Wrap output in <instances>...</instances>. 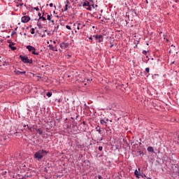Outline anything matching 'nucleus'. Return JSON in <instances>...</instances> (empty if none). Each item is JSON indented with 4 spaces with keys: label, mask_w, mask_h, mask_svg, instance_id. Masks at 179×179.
<instances>
[{
    "label": "nucleus",
    "mask_w": 179,
    "mask_h": 179,
    "mask_svg": "<svg viewBox=\"0 0 179 179\" xmlns=\"http://www.w3.org/2000/svg\"><path fill=\"white\" fill-rule=\"evenodd\" d=\"M47 153H48V151L40 150L34 154V158L37 159V160H41Z\"/></svg>",
    "instance_id": "obj_1"
},
{
    "label": "nucleus",
    "mask_w": 179,
    "mask_h": 179,
    "mask_svg": "<svg viewBox=\"0 0 179 179\" xmlns=\"http://www.w3.org/2000/svg\"><path fill=\"white\" fill-rule=\"evenodd\" d=\"M20 59L24 62V64H33L32 59H29V57L27 56L20 55Z\"/></svg>",
    "instance_id": "obj_2"
},
{
    "label": "nucleus",
    "mask_w": 179,
    "mask_h": 179,
    "mask_svg": "<svg viewBox=\"0 0 179 179\" xmlns=\"http://www.w3.org/2000/svg\"><path fill=\"white\" fill-rule=\"evenodd\" d=\"M21 22L22 23H27L29 22H30V17L27 16V15H24V16L22 17Z\"/></svg>",
    "instance_id": "obj_3"
},
{
    "label": "nucleus",
    "mask_w": 179,
    "mask_h": 179,
    "mask_svg": "<svg viewBox=\"0 0 179 179\" xmlns=\"http://www.w3.org/2000/svg\"><path fill=\"white\" fill-rule=\"evenodd\" d=\"M93 138L94 139V141H99L100 142H101V141H103V138H100V136L99 135V134H95L93 136Z\"/></svg>",
    "instance_id": "obj_4"
},
{
    "label": "nucleus",
    "mask_w": 179,
    "mask_h": 179,
    "mask_svg": "<svg viewBox=\"0 0 179 179\" xmlns=\"http://www.w3.org/2000/svg\"><path fill=\"white\" fill-rule=\"evenodd\" d=\"M27 50H28V51L29 52H31L32 51H36V48L31 46V45H27Z\"/></svg>",
    "instance_id": "obj_5"
},
{
    "label": "nucleus",
    "mask_w": 179,
    "mask_h": 179,
    "mask_svg": "<svg viewBox=\"0 0 179 179\" xmlns=\"http://www.w3.org/2000/svg\"><path fill=\"white\" fill-rule=\"evenodd\" d=\"M14 72L15 75H24L26 73V71H20L19 70H15Z\"/></svg>",
    "instance_id": "obj_6"
},
{
    "label": "nucleus",
    "mask_w": 179,
    "mask_h": 179,
    "mask_svg": "<svg viewBox=\"0 0 179 179\" xmlns=\"http://www.w3.org/2000/svg\"><path fill=\"white\" fill-rule=\"evenodd\" d=\"M103 35H100L99 37H98V39H96L98 43H103Z\"/></svg>",
    "instance_id": "obj_7"
},
{
    "label": "nucleus",
    "mask_w": 179,
    "mask_h": 179,
    "mask_svg": "<svg viewBox=\"0 0 179 179\" xmlns=\"http://www.w3.org/2000/svg\"><path fill=\"white\" fill-rule=\"evenodd\" d=\"M67 47H68V43H63L60 44V48L62 49L66 48Z\"/></svg>",
    "instance_id": "obj_8"
},
{
    "label": "nucleus",
    "mask_w": 179,
    "mask_h": 179,
    "mask_svg": "<svg viewBox=\"0 0 179 179\" xmlns=\"http://www.w3.org/2000/svg\"><path fill=\"white\" fill-rule=\"evenodd\" d=\"M33 129H35V131H36V132H38L39 135L43 134V130H41L40 129H36V128H34Z\"/></svg>",
    "instance_id": "obj_9"
},
{
    "label": "nucleus",
    "mask_w": 179,
    "mask_h": 179,
    "mask_svg": "<svg viewBox=\"0 0 179 179\" xmlns=\"http://www.w3.org/2000/svg\"><path fill=\"white\" fill-rule=\"evenodd\" d=\"M96 132H99V135H101V128H100V127L97 126L96 127Z\"/></svg>",
    "instance_id": "obj_10"
},
{
    "label": "nucleus",
    "mask_w": 179,
    "mask_h": 179,
    "mask_svg": "<svg viewBox=\"0 0 179 179\" xmlns=\"http://www.w3.org/2000/svg\"><path fill=\"white\" fill-rule=\"evenodd\" d=\"M50 50H52V51H58V50H55V48L52 46V45H48Z\"/></svg>",
    "instance_id": "obj_11"
},
{
    "label": "nucleus",
    "mask_w": 179,
    "mask_h": 179,
    "mask_svg": "<svg viewBox=\"0 0 179 179\" xmlns=\"http://www.w3.org/2000/svg\"><path fill=\"white\" fill-rule=\"evenodd\" d=\"M13 44L12 43H10L8 47L13 50V51H15V50H16V47L15 46H12Z\"/></svg>",
    "instance_id": "obj_12"
},
{
    "label": "nucleus",
    "mask_w": 179,
    "mask_h": 179,
    "mask_svg": "<svg viewBox=\"0 0 179 179\" xmlns=\"http://www.w3.org/2000/svg\"><path fill=\"white\" fill-rule=\"evenodd\" d=\"M134 175L136 176V177L137 178H139V176H141V175L139 174V172L138 171V170H136V171H135Z\"/></svg>",
    "instance_id": "obj_13"
},
{
    "label": "nucleus",
    "mask_w": 179,
    "mask_h": 179,
    "mask_svg": "<svg viewBox=\"0 0 179 179\" xmlns=\"http://www.w3.org/2000/svg\"><path fill=\"white\" fill-rule=\"evenodd\" d=\"M90 5V3H89V1H85L83 3V6H89Z\"/></svg>",
    "instance_id": "obj_14"
},
{
    "label": "nucleus",
    "mask_w": 179,
    "mask_h": 179,
    "mask_svg": "<svg viewBox=\"0 0 179 179\" xmlns=\"http://www.w3.org/2000/svg\"><path fill=\"white\" fill-rule=\"evenodd\" d=\"M44 16H45V14L43 13V16L40 17L39 19H42L43 20H46L47 19Z\"/></svg>",
    "instance_id": "obj_15"
},
{
    "label": "nucleus",
    "mask_w": 179,
    "mask_h": 179,
    "mask_svg": "<svg viewBox=\"0 0 179 179\" xmlns=\"http://www.w3.org/2000/svg\"><path fill=\"white\" fill-rule=\"evenodd\" d=\"M31 54H32L33 55H38V52H36V50H32V51H31Z\"/></svg>",
    "instance_id": "obj_16"
},
{
    "label": "nucleus",
    "mask_w": 179,
    "mask_h": 179,
    "mask_svg": "<svg viewBox=\"0 0 179 179\" xmlns=\"http://www.w3.org/2000/svg\"><path fill=\"white\" fill-rule=\"evenodd\" d=\"M46 96H48V97H51L52 96V92H47V94H46Z\"/></svg>",
    "instance_id": "obj_17"
},
{
    "label": "nucleus",
    "mask_w": 179,
    "mask_h": 179,
    "mask_svg": "<svg viewBox=\"0 0 179 179\" xmlns=\"http://www.w3.org/2000/svg\"><path fill=\"white\" fill-rule=\"evenodd\" d=\"M148 152H153L154 151V150L152 147H148Z\"/></svg>",
    "instance_id": "obj_18"
},
{
    "label": "nucleus",
    "mask_w": 179,
    "mask_h": 179,
    "mask_svg": "<svg viewBox=\"0 0 179 179\" xmlns=\"http://www.w3.org/2000/svg\"><path fill=\"white\" fill-rule=\"evenodd\" d=\"M150 71V69H149V67L145 68V72H147V73H149Z\"/></svg>",
    "instance_id": "obj_19"
},
{
    "label": "nucleus",
    "mask_w": 179,
    "mask_h": 179,
    "mask_svg": "<svg viewBox=\"0 0 179 179\" xmlns=\"http://www.w3.org/2000/svg\"><path fill=\"white\" fill-rule=\"evenodd\" d=\"M27 127L31 132H33V129L31 127H29V125H27Z\"/></svg>",
    "instance_id": "obj_20"
},
{
    "label": "nucleus",
    "mask_w": 179,
    "mask_h": 179,
    "mask_svg": "<svg viewBox=\"0 0 179 179\" xmlns=\"http://www.w3.org/2000/svg\"><path fill=\"white\" fill-rule=\"evenodd\" d=\"M77 30H80V23H78Z\"/></svg>",
    "instance_id": "obj_21"
},
{
    "label": "nucleus",
    "mask_w": 179,
    "mask_h": 179,
    "mask_svg": "<svg viewBox=\"0 0 179 179\" xmlns=\"http://www.w3.org/2000/svg\"><path fill=\"white\" fill-rule=\"evenodd\" d=\"M93 37H94V38H95L96 40H98L99 36V35H94Z\"/></svg>",
    "instance_id": "obj_22"
},
{
    "label": "nucleus",
    "mask_w": 179,
    "mask_h": 179,
    "mask_svg": "<svg viewBox=\"0 0 179 179\" xmlns=\"http://www.w3.org/2000/svg\"><path fill=\"white\" fill-rule=\"evenodd\" d=\"M47 19H48V20H51V15H47Z\"/></svg>",
    "instance_id": "obj_23"
},
{
    "label": "nucleus",
    "mask_w": 179,
    "mask_h": 179,
    "mask_svg": "<svg viewBox=\"0 0 179 179\" xmlns=\"http://www.w3.org/2000/svg\"><path fill=\"white\" fill-rule=\"evenodd\" d=\"M66 29H68V30H71V26L66 25Z\"/></svg>",
    "instance_id": "obj_24"
},
{
    "label": "nucleus",
    "mask_w": 179,
    "mask_h": 179,
    "mask_svg": "<svg viewBox=\"0 0 179 179\" xmlns=\"http://www.w3.org/2000/svg\"><path fill=\"white\" fill-rule=\"evenodd\" d=\"M64 10H65V12H66V10H68V4L65 5Z\"/></svg>",
    "instance_id": "obj_25"
},
{
    "label": "nucleus",
    "mask_w": 179,
    "mask_h": 179,
    "mask_svg": "<svg viewBox=\"0 0 179 179\" xmlns=\"http://www.w3.org/2000/svg\"><path fill=\"white\" fill-rule=\"evenodd\" d=\"M87 10H92V7L90 6V4L87 7Z\"/></svg>",
    "instance_id": "obj_26"
},
{
    "label": "nucleus",
    "mask_w": 179,
    "mask_h": 179,
    "mask_svg": "<svg viewBox=\"0 0 179 179\" xmlns=\"http://www.w3.org/2000/svg\"><path fill=\"white\" fill-rule=\"evenodd\" d=\"M31 34H34V28L31 29Z\"/></svg>",
    "instance_id": "obj_27"
},
{
    "label": "nucleus",
    "mask_w": 179,
    "mask_h": 179,
    "mask_svg": "<svg viewBox=\"0 0 179 179\" xmlns=\"http://www.w3.org/2000/svg\"><path fill=\"white\" fill-rule=\"evenodd\" d=\"M99 150L100 152H101V150H103V147L99 146Z\"/></svg>",
    "instance_id": "obj_28"
},
{
    "label": "nucleus",
    "mask_w": 179,
    "mask_h": 179,
    "mask_svg": "<svg viewBox=\"0 0 179 179\" xmlns=\"http://www.w3.org/2000/svg\"><path fill=\"white\" fill-rule=\"evenodd\" d=\"M49 6H50V8H52V6H54V4H52V3H50L49 4Z\"/></svg>",
    "instance_id": "obj_29"
},
{
    "label": "nucleus",
    "mask_w": 179,
    "mask_h": 179,
    "mask_svg": "<svg viewBox=\"0 0 179 179\" xmlns=\"http://www.w3.org/2000/svg\"><path fill=\"white\" fill-rule=\"evenodd\" d=\"M89 40H90V41H91V43L93 41V38H92V36H90V38H89Z\"/></svg>",
    "instance_id": "obj_30"
},
{
    "label": "nucleus",
    "mask_w": 179,
    "mask_h": 179,
    "mask_svg": "<svg viewBox=\"0 0 179 179\" xmlns=\"http://www.w3.org/2000/svg\"><path fill=\"white\" fill-rule=\"evenodd\" d=\"M65 3H66V5H68L69 3V1H68V0L66 1Z\"/></svg>",
    "instance_id": "obj_31"
},
{
    "label": "nucleus",
    "mask_w": 179,
    "mask_h": 179,
    "mask_svg": "<svg viewBox=\"0 0 179 179\" xmlns=\"http://www.w3.org/2000/svg\"><path fill=\"white\" fill-rule=\"evenodd\" d=\"M106 122L104 120H101V124H104Z\"/></svg>",
    "instance_id": "obj_32"
},
{
    "label": "nucleus",
    "mask_w": 179,
    "mask_h": 179,
    "mask_svg": "<svg viewBox=\"0 0 179 179\" xmlns=\"http://www.w3.org/2000/svg\"><path fill=\"white\" fill-rule=\"evenodd\" d=\"M98 178H99V179H103V177H101V176H98Z\"/></svg>",
    "instance_id": "obj_33"
},
{
    "label": "nucleus",
    "mask_w": 179,
    "mask_h": 179,
    "mask_svg": "<svg viewBox=\"0 0 179 179\" xmlns=\"http://www.w3.org/2000/svg\"><path fill=\"white\" fill-rule=\"evenodd\" d=\"M34 10H38V7H35V8H34Z\"/></svg>",
    "instance_id": "obj_34"
},
{
    "label": "nucleus",
    "mask_w": 179,
    "mask_h": 179,
    "mask_svg": "<svg viewBox=\"0 0 179 179\" xmlns=\"http://www.w3.org/2000/svg\"><path fill=\"white\" fill-rule=\"evenodd\" d=\"M38 15L39 16V17H41V13H38Z\"/></svg>",
    "instance_id": "obj_35"
},
{
    "label": "nucleus",
    "mask_w": 179,
    "mask_h": 179,
    "mask_svg": "<svg viewBox=\"0 0 179 179\" xmlns=\"http://www.w3.org/2000/svg\"><path fill=\"white\" fill-rule=\"evenodd\" d=\"M146 52H146V51H145V50H144V51H143V54L146 55Z\"/></svg>",
    "instance_id": "obj_36"
},
{
    "label": "nucleus",
    "mask_w": 179,
    "mask_h": 179,
    "mask_svg": "<svg viewBox=\"0 0 179 179\" xmlns=\"http://www.w3.org/2000/svg\"><path fill=\"white\" fill-rule=\"evenodd\" d=\"M3 66H8V63H6V64H3Z\"/></svg>",
    "instance_id": "obj_37"
},
{
    "label": "nucleus",
    "mask_w": 179,
    "mask_h": 179,
    "mask_svg": "<svg viewBox=\"0 0 179 179\" xmlns=\"http://www.w3.org/2000/svg\"><path fill=\"white\" fill-rule=\"evenodd\" d=\"M113 47H114V45H110V48H113Z\"/></svg>",
    "instance_id": "obj_38"
},
{
    "label": "nucleus",
    "mask_w": 179,
    "mask_h": 179,
    "mask_svg": "<svg viewBox=\"0 0 179 179\" xmlns=\"http://www.w3.org/2000/svg\"><path fill=\"white\" fill-rule=\"evenodd\" d=\"M56 43H57V42H56L55 41H53V44H56Z\"/></svg>",
    "instance_id": "obj_39"
},
{
    "label": "nucleus",
    "mask_w": 179,
    "mask_h": 179,
    "mask_svg": "<svg viewBox=\"0 0 179 179\" xmlns=\"http://www.w3.org/2000/svg\"><path fill=\"white\" fill-rule=\"evenodd\" d=\"M18 1V2H22V0H17Z\"/></svg>",
    "instance_id": "obj_40"
},
{
    "label": "nucleus",
    "mask_w": 179,
    "mask_h": 179,
    "mask_svg": "<svg viewBox=\"0 0 179 179\" xmlns=\"http://www.w3.org/2000/svg\"><path fill=\"white\" fill-rule=\"evenodd\" d=\"M146 3H149V1H148V0H146Z\"/></svg>",
    "instance_id": "obj_41"
},
{
    "label": "nucleus",
    "mask_w": 179,
    "mask_h": 179,
    "mask_svg": "<svg viewBox=\"0 0 179 179\" xmlns=\"http://www.w3.org/2000/svg\"><path fill=\"white\" fill-rule=\"evenodd\" d=\"M51 22H52V23H54V20H51Z\"/></svg>",
    "instance_id": "obj_42"
},
{
    "label": "nucleus",
    "mask_w": 179,
    "mask_h": 179,
    "mask_svg": "<svg viewBox=\"0 0 179 179\" xmlns=\"http://www.w3.org/2000/svg\"><path fill=\"white\" fill-rule=\"evenodd\" d=\"M55 50H58V49H57V47H55Z\"/></svg>",
    "instance_id": "obj_43"
},
{
    "label": "nucleus",
    "mask_w": 179,
    "mask_h": 179,
    "mask_svg": "<svg viewBox=\"0 0 179 179\" xmlns=\"http://www.w3.org/2000/svg\"><path fill=\"white\" fill-rule=\"evenodd\" d=\"M24 128H26V124L24 125Z\"/></svg>",
    "instance_id": "obj_44"
},
{
    "label": "nucleus",
    "mask_w": 179,
    "mask_h": 179,
    "mask_svg": "<svg viewBox=\"0 0 179 179\" xmlns=\"http://www.w3.org/2000/svg\"><path fill=\"white\" fill-rule=\"evenodd\" d=\"M73 26H76V23H75V24H73Z\"/></svg>",
    "instance_id": "obj_45"
},
{
    "label": "nucleus",
    "mask_w": 179,
    "mask_h": 179,
    "mask_svg": "<svg viewBox=\"0 0 179 179\" xmlns=\"http://www.w3.org/2000/svg\"><path fill=\"white\" fill-rule=\"evenodd\" d=\"M38 26H40V27H41V25H40V24H38Z\"/></svg>",
    "instance_id": "obj_46"
},
{
    "label": "nucleus",
    "mask_w": 179,
    "mask_h": 179,
    "mask_svg": "<svg viewBox=\"0 0 179 179\" xmlns=\"http://www.w3.org/2000/svg\"><path fill=\"white\" fill-rule=\"evenodd\" d=\"M24 36H26V33L24 34Z\"/></svg>",
    "instance_id": "obj_47"
},
{
    "label": "nucleus",
    "mask_w": 179,
    "mask_h": 179,
    "mask_svg": "<svg viewBox=\"0 0 179 179\" xmlns=\"http://www.w3.org/2000/svg\"><path fill=\"white\" fill-rule=\"evenodd\" d=\"M93 8H94V5H92Z\"/></svg>",
    "instance_id": "obj_48"
},
{
    "label": "nucleus",
    "mask_w": 179,
    "mask_h": 179,
    "mask_svg": "<svg viewBox=\"0 0 179 179\" xmlns=\"http://www.w3.org/2000/svg\"><path fill=\"white\" fill-rule=\"evenodd\" d=\"M178 138H179V136H178Z\"/></svg>",
    "instance_id": "obj_49"
}]
</instances>
